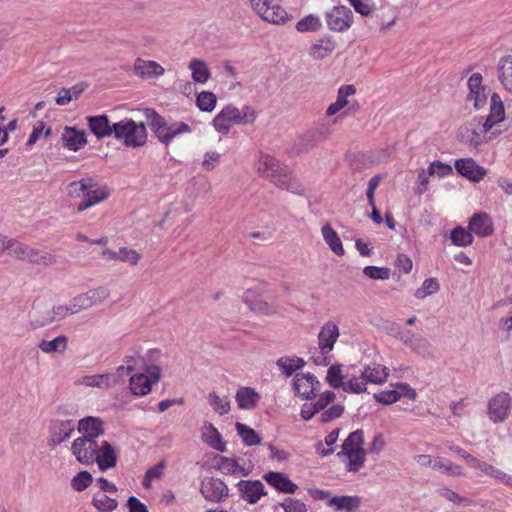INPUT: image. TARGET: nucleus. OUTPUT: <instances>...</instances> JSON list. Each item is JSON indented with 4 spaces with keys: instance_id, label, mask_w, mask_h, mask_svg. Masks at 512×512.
Segmentation results:
<instances>
[{
    "instance_id": "obj_17",
    "label": "nucleus",
    "mask_w": 512,
    "mask_h": 512,
    "mask_svg": "<svg viewBox=\"0 0 512 512\" xmlns=\"http://www.w3.org/2000/svg\"><path fill=\"white\" fill-rule=\"evenodd\" d=\"M482 75L480 73H473L468 79L469 95L468 99L473 101L476 109H481L487 102V93L482 86Z\"/></svg>"
},
{
    "instance_id": "obj_26",
    "label": "nucleus",
    "mask_w": 512,
    "mask_h": 512,
    "mask_svg": "<svg viewBox=\"0 0 512 512\" xmlns=\"http://www.w3.org/2000/svg\"><path fill=\"white\" fill-rule=\"evenodd\" d=\"M504 118L505 109L503 102L498 94L493 93L490 100V112L484 121L485 126L492 130H496L497 128H495V126L502 122Z\"/></svg>"
},
{
    "instance_id": "obj_32",
    "label": "nucleus",
    "mask_w": 512,
    "mask_h": 512,
    "mask_svg": "<svg viewBox=\"0 0 512 512\" xmlns=\"http://www.w3.org/2000/svg\"><path fill=\"white\" fill-rule=\"evenodd\" d=\"M356 93L354 85H343L338 89L337 99L330 104L326 110V115L331 117L341 111L349 104L348 97Z\"/></svg>"
},
{
    "instance_id": "obj_19",
    "label": "nucleus",
    "mask_w": 512,
    "mask_h": 512,
    "mask_svg": "<svg viewBox=\"0 0 512 512\" xmlns=\"http://www.w3.org/2000/svg\"><path fill=\"white\" fill-rule=\"evenodd\" d=\"M88 309L84 294L80 293L73 297L68 303L54 306V313L57 314L59 319H63Z\"/></svg>"
},
{
    "instance_id": "obj_49",
    "label": "nucleus",
    "mask_w": 512,
    "mask_h": 512,
    "mask_svg": "<svg viewBox=\"0 0 512 512\" xmlns=\"http://www.w3.org/2000/svg\"><path fill=\"white\" fill-rule=\"evenodd\" d=\"M434 470H438L444 474L450 476L462 477L465 476L463 468L459 465H456L443 457L437 456V462Z\"/></svg>"
},
{
    "instance_id": "obj_57",
    "label": "nucleus",
    "mask_w": 512,
    "mask_h": 512,
    "mask_svg": "<svg viewBox=\"0 0 512 512\" xmlns=\"http://www.w3.org/2000/svg\"><path fill=\"white\" fill-rule=\"evenodd\" d=\"M93 477L90 472L84 470L80 471L71 480V486L76 491H83L91 485Z\"/></svg>"
},
{
    "instance_id": "obj_34",
    "label": "nucleus",
    "mask_w": 512,
    "mask_h": 512,
    "mask_svg": "<svg viewBox=\"0 0 512 512\" xmlns=\"http://www.w3.org/2000/svg\"><path fill=\"white\" fill-rule=\"evenodd\" d=\"M29 318L30 326L33 329L50 325L59 320L57 314L54 313V307L52 309H35L30 313Z\"/></svg>"
},
{
    "instance_id": "obj_48",
    "label": "nucleus",
    "mask_w": 512,
    "mask_h": 512,
    "mask_svg": "<svg viewBox=\"0 0 512 512\" xmlns=\"http://www.w3.org/2000/svg\"><path fill=\"white\" fill-rule=\"evenodd\" d=\"M237 433L247 446H255L261 443V438L256 431L246 424L237 422L235 424Z\"/></svg>"
},
{
    "instance_id": "obj_18",
    "label": "nucleus",
    "mask_w": 512,
    "mask_h": 512,
    "mask_svg": "<svg viewBox=\"0 0 512 512\" xmlns=\"http://www.w3.org/2000/svg\"><path fill=\"white\" fill-rule=\"evenodd\" d=\"M402 396H407L410 399H415L416 392L408 384L400 383L394 390H386L380 393L374 394V398L377 402L384 405H390L397 402Z\"/></svg>"
},
{
    "instance_id": "obj_24",
    "label": "nucleus",
    "mask_w": 512,
    "mask_h": 512,
    "mask_svg": "<svg viewBox=\"0 0 512 512\" xmlns=\"http://www.w3.org/2000/svg\"><path fill=\"white\" fill-rule=\"evenodd\" d=\"M455 168L459 174L474 182L480 181L485 175V170L478 166L472 158L457 160Z\"/></svg>"
},
{
    "instance_id": "obj_12",
    "label": "nucleus",
    "mask_w": 512,
    "mask_h": 512,
    "mask_svg": "<svg viewBox=\"0 0 512 512\" xmlns=\"http://www.w3.org/2000/svg\"><path fill=\"white\" fill-rule=\"evenodd\" d=\"M243 301L251 311L259 314L270 316L278 312L277 305L266 301L255 289H247Z\"/></svg>"
},
{
    "instance_id": "obj_61",
    "label": "nucleus",
    "mask_w": 512,
    "mask_h": 512,
    "mask_svg": "<svg viewBox=\"0 0 512 512\" xmlns=\"http://www.w3.org/2000/svg\"><path fill=\"white\" fill-rule=\"evenodd\" d=\"M439 495L442 496L443 498H445L446 500H448L454 504H457V505L468 506L471 503L470 499L460 496L457 492H455L449 488L440 489Z\"/></svg>"
},
{
    "instance_id": "obj_42",
    "label": "nucleus",
    "mask_w": 512,
    "mask_h": 512,
    "mask_svg": "<svg viewBox=\"0 0 512 512\" xmlns=\"http://www.w3.org/2000/svg\"><path fill=\"white\" fill-rule=\"evenodd\" d=\"M202 438L211 448L220 452L226 450V445L222 441L221 434L212 424H208L204 427Z\"/></svg>"
},
{
    "instance_id": "obj_55",
    "label": "nucleus",
    "mask_w": 512,
    "mask_h": 512,
    "mask_svg": "<svg viewBox=\"0 0 512 512\" xmlns=\"http://www.w3.org/2000/svg\"><path fill=\"white\" fill-rule=\"evenodd\" d=\"M343 379L344 377L342 375V369L340 365H332L329 367L326 380L332 388H343L345 384Z\"/></svg>"
},
{
    "instance_id": "obj_52",
    "label": "nucleus",
    "mask_w": 512,
    "mask_h": 512,
    "mask_svg": "<svg viewBox=\"0 0 512 512\" xmlns=\"http://www.w3.org/2000/svg\"><path fill=\"white\" fill-rule=\"evenodd\" d=\"M450 239L456 246H468L473 242L472 234L463 227H456L451 231Z\"/></svg>"
},
{
    "instance_id": "obj_1",
    "label": "nucleus",
    "mask_w": 512,
    "mask_h": 512,
    "mask_svg": "<svg viewBox=\"0 0 512 512\" xmlns=\"http://www.w3.org/2000/svg\"><path fill=\"white\" fill-rule=\"evenodd\" d=\"M255 170L259 177L281 190L293 191L298 186L288 166L270 154L259 153Z\"/></svg>"
},
{
    "instance_id": "obj_44",
    "label": "nucleus",
    "mask_w": 512,
    "mask_h": 512,
    "mask_svg": "<svg viewBox=\"0 0 512 512\" xmlns=\"http://www.w3.org/2000/svg\"><path fill=\"white\" fill-rule=\"evenodd\" d=\"M37 252L38 249H35L33 247H30L24 243L17 241L14 250H12V253H10V256L14 257L17 260L26 261L31 264H34L37 262Z\"/></svg>"
},
{
    "instance_id": "obj_20",
    "label": "nucleus",
    "mask_w": 512,
    "mask_h": 512,
    "mask_svg": "<svg viewBox=\"0 0 512 512\" xmlns=\"http://www.w3.org/2000/svg\"><path fill=\"white\" fill-rule=\"evenodd\" d=\"M241 497L250 504H255L265 494L264 485L261 481L241 480L238 483Z\"/></svg>"
},
{
    "instance_id": "obj_21",
    "label": "nucleus",
    "mask_w": 512,
    "mask_h": 512,
    "mask_svg": "<svg viewBox=\"0 0 512 512\" xmlns=\"http://www.w3.org/2000/svg\"><path fill=\"white\" fill-rule=\"evenodd\" d=\"M75 430V425L72 420L56 421L51 426V445H59L72 437Z\"/></svg>"
},
{
    "instance_id": "obj_53",
    "label": "nucleus",
    "mask_w": 512,
    "mask_h": 512,
    "mask_svg": "<svg viewBox=\"0 0 512 512\" xmlns=\"http://www.w3.org/2000/svg\"><path fill=\"white\" fill-rule=\"evenodd\" d=\"M321 26V20L311 14L299 20L296 24V29L299 32H315L318 31Z\"/></svg>"
},
{
    "instance_id": "obj_63",
    "label": "nucleus",
    "mask_w": 512,
    "mask_h": 512,
    "mask_svg": "<svg viewBox=\"0 0 512 512\" xmlns=\"http://www.w3.org/2000/svg\"><path fill=\"white\" fill-rule=\"evenodd\" d=\"M141 259L140 253L129 247L120 248V262L135 266Z\"/></svg>"
},
{
    "instance_id": "obj_60",
    "label": "nucleus",
    "mask_w": 512,
    "mask_h": 512,
    "mask_svg": "<svg viewBox=\"0 0 512 512\" xmlns=\"http://www.w3.org/2000/svg\"><path fill=\"white\" fill-rule=\"evenodd\" d=\"M342 389L348 393H363L366 391V381L362 375L360 377H352L344 384Z\"/></svg>"
},
{
    "instance_id": "obj_59",
    "label": "nucleus",
    "mask_w": 512,
    "mask_h": 512,
    "mask_svg": "<svg viewBox=\"0 0 512 512\" xmlns=\"http://www.w3.org/2000/svg\"><path fill=\"white\" fill-rule=\"evenodd\" d=\"M363 274L374 280H387L390 277V269L387 267L366 266Z\"/></svg>"
},
{
    "instance_id": "obj_43",
    "label": "nucleus",
    "mask_w": 512,
    "mask_h": 512,
    "mask_svg": "<svg viewBox=\"0 0 512 512\" xmlns=\"http://www.w3.org/2000/svg\"><path fill=\"white\" fill-rule=\"evenodd\" d=\"M152 381L147 374H135L130 378V389L134 395H146L151 391Z\"/></svg>"
},
{
    "instance_id": "obj_58",
    "label": "nucleus",
    "mask_w": 512,
    "mask_h": 512,
    "mask_svg": "<svg viewBox=\"0 0 512 512\" xmlns=\"http://www.w3.org/2000/svg\"><path fill=\"white\" fill-rule=\"evenodd\" d=\"M216 96L212 92L203 91L197 96V106L200 110L211 112L216 106Z\"/></svg>"
},
{
    "instance_id": "obj_29",
    "label": "nucleus",
    "mask_w": 512,
    "mask_h": 512,
    "mask_svg": "<svg viewBox=\"0 0 512 512\" xmlns=\"http://www.w3.org/2000/svg\"><path fill=\"white\" fill-rule=\"evenodd\" d=\"M471 465L479 470L483 475L489 476L491 478L500 480L501 482L512 485V476L506 474L502 470L496 468L495 466L481 461L474 457L473 461L471 462Z\"/></svg>"
},
{
    "instance_id": "obj_27",
    "label": "nucleus",
    "mask_w": 512,
    "mask_h": 512,
    "mask_svg": "<svg viewBox=\"0 0 512 512\" xmlns=\"http://www.w3.org/2000/svg\"><path fill=\"white\" fill-rule=\"evenodd\" d=\"M361 374L366 383L369 382L380 385L387 380L389 370L382 364L373 362L366 365Z\"/></svg>"
},
{
    "instance_id": "obj_13",
    "label": "nucleus",
    "mask_w": 512,
    "mask_h": 512,
    "mask_svg": "<svg viewBox=\"0 0 512 512\" xmlns=\"http://www.w3.org/2000/svg\"><path fill=\"white\" fill-rule=\"evenodd\" d=\"M320 383L310 373H297L293 380L294 393L304 399H311L319 390Z\"/></svg>"
},
{
    "instance_id": "obj_7",
    "label": "nucleus",
    "mask_w": 512,
    "mask_h": 512,
    "mask_svg": "<svg viewBox=\"0 0 512 512\" xmlns=\"http://www.w3.org/2000/svg\"><path fill=\"white\" fill-rule=\"evenodd\" d=\"M501 133L500 129L492 130L480 119H473L461 128L462 141L478 147Z\"/></svg>"
},
{
    "instance_id": "obj_39",
    "label": "nucleus",
    "mask_w": 512,
    "mask_h": 512,
    "mask_svg": "<svg viewBox=\"0 0 512 512\" xmlns=\"http://www.w3.org/2000/svg\"><path fill=\"white\" fill-rule=\"evenodd\" d=\"M404 343L410 347L417 354L422 356H430L431 355V344L428 339L423 337L420 334H411L406 338H402Z\"/></svg>"
},
{
    "instance_id": "obj_37",
    "label": "nucleus",
    "mask_w": 512,
    "mask_h": 512,
    "mask_svg": "<svg viewBox=\"0 0 512 512\" xmlns=\"http://www.w3.org/2000/svg\"><path fill=\"white\" fill-rule=\"evenodd\" d=\"M330 507L337 511L353 512L361 505V498L358 496H334L328 501Z\"/></svg>"
},
{
    "instance_id": "obj_45",
    "label": "nucleus",
    "mask_w": 512,
    "mask_h": 512,
    "mask_svg": "<svg viewBox=\"0 0 512 512\" xmlns=\"http://www.w3.org/2000/svg\"><path fill=\"white\" fill-rule=\"evenodd\" d=\"M68 339L61 335L52 340H42L39 349L44 353H63L67 349Z\"/></svg>"
},
{
    "instance_id": "obj_15",
    "label": "nucleus",
    "mask_w": 512,
    "mask_h": 512,
    "mask_svg": "<svg viewBox=\"0 0 512 512\" xmlns=\"http://www.w3.org/2000/svg\"><path fill=\"white\" fill-rule=\"evenodd\" d=\"M98 447L94 463L98 465L99 470L104 472L114 468L118 459L116 448L105 440L100 441Z\"/></svg>"
},
{
    "instance_id": "obj_9",
    "label": "nucleus",
    "mask_w": 512,
    "mask_h": 512,
    "mask_svg": "<svg viewBox=\"0 0 512 512\" xmlns=\"http://www.w3.org/2000/svg\"><path fill=\"white\" fill-rule=\"evenodd\" d=\"M99 441L86 437L76 438L71 445V453L82 465H91L95 461V455L99 451Z\"/></svg>"
},
{
    "instance_id": "obj_64",
    "label": "nucleus",
    "mask_w": 512,
    "mask_h": 512,
    "mask_svg": "<svg viewBox=\"0 0 512 512\" xmlns=\"http://www.w3.org/2000/svg\"><path fill=\"white\" fill-rule=\"evenodd\" d=\"M218 469L221 470L224 474L234 475L238 473L240 466L234 459L220 457L218 462Z\"/></svg>"
},
{
    "instance_id": "obj_3",
    "label": "nucleus",
    "mask_w": 512,
    "mask_h": 512,
    "mask_svg": "<svg viewBox=\"0 0 512 512\" xmlns=\"http://www.w3.org/2000/svg\"><path fill=\"white\" fill-rule=\"evenodd\" d=\"M364 436L362 430H356L349 434L342 444V450L338 456L346 462L349 472H358L366 460V451L363 449Z\"/></svg>"
},
{
    "instance_id": "obj_23",
    "label": "nucleus",
    "mask_w": 512,
    "mask_h": 512,
    "mask_svg": "<svg viewBox=\"0 0 512 512\" xmlns=\"http://www.w3.org/2000/svg\"><path fill=\"white\" fill-rule=\"evenodd\" d=\"M134 71L137 76L150 79L162 76L165 69L156 61L137 58L134 63Z\"/></svg>"
},
{
    "instance_id": "obj_38",
    "label": "nucleus",
    "mask_w": 512,
    "mask_h": 512,
    "mask_svg": "<svg viewBox=\"0 0 512 512\" xmlns=\"http://www.w3.org/2000/svg\"><path fill=\"white\" fill-rule=\"evenodd\" d=\"M82 384L87 387H97L100 389H108L113 385L118 384L117 375L112 374H98L85 376L82 378Z\"/></svg>"
},
{
    "instance_id": "obj_56",
    "label": "nucleus",
    "mask_w": 512,
    "mask_h": 512,
    "mask_svg": "<svg viewBox=\"0 0 512 512\" xmlns=\"http://www.w3.org/2000/svg\"><path fill=\"white\" fill-rule=\"evenodd\" d=\"M93 504L101 512H112L118 506L117 500L110 498L105 494L95 496Z\"/></svg>"
},
{
    "instance_id": "obj_2",
    "label": "nucleus",
    "mask_w": 512,
    "mask_h": 512,
    "mask_svg": "<svg viewBox=\"0 0 512 512\" xmlns=\"http://www.w3.org/2000/svg\"><path fill=\"white\" fill-rule=\"evenodd\" d=\"M258 113L251 105L237 107L232 104L226 105L213 119V126L219 133L227 134L232 124L253 125Z\"/></svg>"
},
{
    "instance_id": "obj_47",
    "label": "nucleus",
    "mask_w": 512,
    "mask_h": 512,
    "mask_svg": "<svg viewBox=\"0 0 512 512\" xmlns=\"http://www.w3.org/2000/svg\"><path fill=\"white\" fill-rule=\"evenodd\" d=\"M325 135L319 131H310L299 138L298 151L308 152L312 150Z\"/></svg>"
},
{
    "instance_id": "obj_5",
    "label": "nucleus",
    "mask_w": 512,
    "mask_h": 512,
    "mask_svg": "<svg viewBox=\"0 0 512 512\" xmlns=\"http://www.w3.org/2000/svg\"><path fill=\"white\" fill-rule=\"evenodd\" d=\"M113 134L117 139H123L126 146L139 147L147 139L146 124L142 120L136 122L131 118H124L113 124Z\"/></svg>"
},
{
    "instance_id": "obj_31",
    "label": "nucleus",
    "mask_w": 512,
    "mask_h": 512,
    "mask_svg": "<svg viewBox=\"0 0 512 512\" xmlns=\"http://www.w3.org/2000/svg\"><path fill=\"white\" fill-rule=\"evenodd\" d=\"M469 230L479 237L491 235L493 232V224L488 214H475L469 222Z\"/></svg>"
},
{
    "instance_id": "obj_14",
    "label": "nucleus",
    "mask_w": 512,
    "mask_h": 512,
    "mask_svg": "<svg viewBox=\"0 0 512 512\" xmlns=\"http://www.w3.org/2000/svg\"><path fill=\"white\" fill-rule=\"evenodd\" d=\"M203 497L212 502H219L228 495L227 485L219 478H207L202 481L200 489Z\"/></svg>"
},
{
    "instance_id": "obj_10",
    "label": "nucleus",
    "mask_w": 512,
    "mask_h": 512,
    "mask_svg": "<svg viewBox=\"0 0 512 512\" xmlns=\"http://www.w3.org/2000/svg\"><path fill=\"white\" fill-rule=\"evenodd\" d=\"M328 28L335 32L348 30L353 23V13L346 6H335L325 15Z\"/></svg>"
},
{
    "instance_id": "obj_41",
    "label": "nucleus",
    "mask_w": 512,
    "mask_h": 512,
    "mask_svg": "<svg viewBox=\"0 0 512 512\" xmlns=\"http://www.w3.org/2000/svg\"><path fill=\"white\" fill-rule=\"evenodd\" d=\"M90 130L98 138L109 136L113 133V125L109 124L106 116H95L88 119Z\"/></svg>"
},
{
    "instance_id": "obj_54",
    "label": "nucleus",
    "mask_w": 512,
    "mask_h": 512,
    "mask_svg": "<svg viewBox=\"0 0 512 512\" xmlns=\"http://www.w3.org/2000/svg\"><path fill=\"white\" fill-rule=\"evenodd\" d=\"M439 290V283L436 278L424 280L422 286L416 289L414 295L417 299H424L427 296L435 294Z\"/></svg>"
},
{
    "instance_id": "obj_35",
    "label": "nucleus",
    "mask_w": 512,
    "mask_h": 512,
    "mask_svg": "<svg viewBox=\"0 0 512 512\" xmlns=\"http://www.w3.org/2000/svg\"><path fill=\"white\" fill-rule=\"evenodd\" d=\"M264 479L284 493H294L298 488L287 476L279 472H269L264 476Z\"/></svg>"
},
{
    "instance_id": "obj_6",
    "label": "nucleus",
    "mask_w": 512,
    "mask_h": 512,
    "mask_svg": "<svg viewBox=\"0 0 512 512\" xmlns=\"http://www.w3.org/2000/svg\"><path fill=\"white\" fill-rule=\"evenodd\" d=\"M339 336L340 330L336 323L328 321L323 324L318 333V349L320 356L314 358V362L316 364H329L331 361L330 354L333 351Z\"/></svg>"
},
{
    "instance_id": "obj_36",
    "label": "nucleus",
    "mask_w": 512,
    "mask_h": 512,
    "mask_svg": "<svg viewBox=\"0 0 512 512\" xmlns=\"http://www.w3.org/2000/svg\"><path fill=\"white\" fill-rule=\"evenodd\" d=\"M321 234L328 245L330 250L337 256H343L345 253L343 243L338 236L337 232L331 227L330 224H325L321 228Z\"/></svg>"
},
{
    "instance_id": "obj_62",
    "label": "nucleus",
    "mask_w": 512,
    "mask_h": 512,
    "mask_svg": "<svg viewBox=\"0 0 512 512\" xmlns=\"http://www.w3.org/2000/svg\"><path fill=\"white\" fill-rule=\"evenodd\" d=\"M90 178L81 179L69 184L68 193L72 197L84 198L85 191L89 188Z\"/></svg>"
},
{
    "instance_id": "obj_8",
    "label": "nucleus",
    "mask_w": 512,
    "mask_h": 512,
    "mask_svg": "<svg viewBox=\"0 0 512 512\" xmlns=\"http://www.w3.org/2000/svg\"><path fill=\"white\" fill-rule=\"evenodd\" d=\"M250 3L256 14L269 23L280 24L288 19L281 0H250Z\"/></svg>"
},
{
    "instance_id": "obj_33",
    "label": "nucleus",
    "mask_w": 512,
    "mask_h": 512,
    "mask_svg": "<svg viewBox=\"0 0 512 512\" xmlns=\"http://www.w3.org/2000/svg\"><path fill=\"white\" fill-rule=\"evenodd\" d=\"M497 72L502 87L512 95V55L500 59Z\"/></svg>"
},
{
    "instance_id": "obj_16",
    "label": "nucleus",
    "mask_w": 512,
    "mask_h": 512,
    "mask_svg": "<svg viewBox=\"0 0 512 512\" xmlns=\"http://www.w3.org/2000/svg\"><path fill=\"white\" fill-rule=\"evenodd\" d=\"M109 196L106 188L100 187L93 178H90L89 188L85 191L83 200L78 204L77 210L84 211L95 204H98Z\"/></svg>"
},
{
    "instance_id": "obj_22",
    "label": "nucleus",
    "mask_w": 512,
    "mask_h": 512,
    "mask_svg": "<svg viewBox=\"0 0 512 512\" xmlns=\"http://www.w3.org/2000/svg\"><path fill=\"white\" fill-rule=\"evenodd\" d=\"M78 431L82 434L81 437L98 440L104 434L103 422L96 417L83 418L78 422Z\"/></svg>"
},
{
    "instance_id": "obj_11",
    "label": "nucleus",
    "mask_w": 512,
    "mask_h": 512,
    "mask_svg": "<svg viewBox=\"0 0 512 512\" xmlns=\"http://www.w3.org/2000/svg\"><path fill=\"white\" fill-rule=\"evenodd\" d=\"M511 410V398L507 393L501 392L489 400L488 415L494 423L503 422Z\"/></svg>"
},
{
    "instance_id": "obj_46",
    "label": "nucleus",
    "mask_w": 512,
    "mask_h": 512,
    "mask_svg": "<svg viewBox=\"0 0 512 512\" xmlns=\"http://www.w3.org/2000/svg\"><path fill=\"white\" fill-rule=\"evenodd\" d=\"M83 294L88 308L90 309L93 306L103 303L110 296V290L107 287L100 286L90 289Z\"/></svg>"
},
{
    "instance_id": "obj_25",
    "label": "nucleus",
    "mask_w": 512,
    "mask_h": 512,
    "mask_svg": "<svg viewBox=\"0 0 512 512\" xmlns=\"http://www.w3.org/2000/svg\"><path fill=\"white\" fill-rule=\"evenodd\" d=\"M63 146L68 150L78 151L87 142L85 133L74 127L66 126L61 133Z\"/></svg>"
},
{
    "instance_id": "obj_51",
    "label": "nucleus",
    "mask_w": 512,
    "mask_h": 512,
    "mask_svg": "<svg viewBox=\"0 0 512 512\" xmlns=\"http://www.w3.org/2000/svg\"><path fill=\"white\" fill-rule=\"evenodd\" d=\"M209 404L213 408V410L220 414L224 415L230 411V401L226 396H220L215 392H211L208 396Z\"/></svg>"
},
{
    "instance_id": "obj_50",
    "label": "nucleus",
    "mask_w": 512,
    "mask_h": 512,
    "mask_svg": "<svg viewBox=\"0 0 512 512\" xmlns=\"http://www.w3.org/2000/svg\"><path fill=\"white\" fill-rule=\"evenodd\" d=\"M277 366L286 376H291L297 369L304 366V361L301 358H288L282 357L278 359Z\"/></svg>"
},
{
    "instance_id": "obj_30",
    "label": "nucleus",
    "mask_w": 512,
    "mask_h": 512,
    "mask_svg": "<svg viewBox=\"0 0 512 512\" xmlns=\"http://www.w3.org/2000/svg\"><path fill=\"white\" fill-rule=\"evenodd\" d=\"M260 394L252 387H240L236 394L235 400L240 409L251 410L258 404Z\"/></svg>"
},
{
    "instance_id": "obj_40",
    "label": "nucleus",
    "mask_w": 512,
    "mask_h": 512,
    "mask_svg": "<svg viewBox=\"0 0 512 512\" xmlns=\"http://www.w3.org/2000/svg\"><path fill=\"white\" fill-rule=\"evenodd\" d=\"M188 68L194 82L204 84L209 80L211 74L204 60L194 58L189 62Z\"/></svg>"
},
{
    "instance_id": "obj_4",
    "label": "nucleus",
    "mask_w": 512,
    "mask_h": 512,
    "mask_svg": "<svg viewBox=\"0 0 512 512\" xmlns=\"http://www.w3.org/2000/svg\"><path fill=\"white\" fill-rule=\"evenodd\" d=\"M142 113L147 120V124L151 126L157 138L162 143L168 144L177 135L191 131L190 127L184 122H175L170 125L167 124L165 120L153 109L146 108Z\"/></svg>"
},
{
    "instance_id": "obj_28",
    "label": "nucleus",
    "mask_w": 512,
    "mask_h": 512,
    "mask_svg": "<svg viewBox=\"0 0 512 512\" xmlns=\"http://www.w3.org/2000/svg\"><path fill=\"white\" fill-rule=\"evenodd\" d=\"M336 48V42L331 37L317 40L309 48V56L314 60H322L330 56Z\"/></svg>"
}]
</instances>
